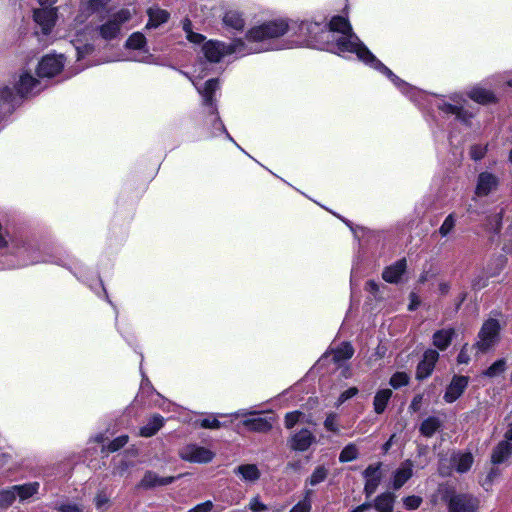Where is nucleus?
I'll use <instances>...</instances> for the list:
<instances>
[{"mask_svg": "<svg viewBox=\"0 0 512 512\" xmlns=\"http://www.w3.org/2000/svg\"><path fill=\"white\" fill-rule=\"evenodd\" d=\"M299 34L303 37L297 41L299 45H313L338 54L354 53L359 60L379 70L404 92L408 88V84L371 53L358 36L352 32L347 19L341 16L333 17L328 28L321 27L318 23H302L299 26Z\"/></svg>", "mask_w": 512, "mask_h": 512, "instance_id": "nucleus-1", "label": "nucleus"}, {"mask_svg": "<svg viewBox=\"0 0 512 512\" xmlns=\"http://www.w3.org/2000/svg\"><path fill=\"white\" fill-rule=\"evenodd\" d=\"M289 30V24L285 20H275L251 28L243 39L247 48H257L262 51L277 49L269 41L283 36Z\"/></svg>", "mask_w": 512, "mask_h": 512, "instance_id": "nucleus-2", "label": "nucleus"}, {"mask_svg": "<svg viewBox=\"0 0 512 512\" xmlns=\"http://www.w3.org/2000/svg\"><path fill=\"white\" fill-rule=\"evenodd\" d=\"M201 51L205 59L211 63L220 62L225 56L236 54L238 56H245L255 51L257 48H247L243 39H235L230 43H225L219 40L203 41Z\"/></svg>", "mask_w": 512, "mask_h": 512, "instance_id": "nucleus-3", "label": "nucleus"}, {"mask_svg": "<svg viewBox=\"0 0 512 512\" xmlns=\"http://www.w3.org/2000/svg\"><path fill=\"white\" fill-rule=\"evenodd\" d=\"M135 14V8H121L103 18L102 23L96 28V31L104 40L115 39L121 34L123 25L129 22Z\"/></svg>", "mask_w": 512, "mask_h": 512, "instance_id": "nucleus-4", "label": "nucleus"}, {"mask_svg": "<svg viewBox=\"0 0 512 512\" xmlns=\"http://www.w3.org/2000/svg\"><path fill=\"white\" fill-rule=\"evenodd\" d=\"M500 324L496 319H488L482 325L475 347L480 352H487L499 341Z\"/></svg>", "mask_w": 512, "mask_h": 512, "instance_id": "nucleus-5", "label": "nucleus"}, {"mask_svg": "<svg viewBox=\"0 0 512 512\" xmlns=\"http://www.w3.org/2000/svg\"><path fill=\"white\" fill-rule=\"evenodd\" d=\"M112 0H80L79 12L74 19L76 25L84 24L90 16L104 10Z\"/></svg>", "mask_w": 512, "mask_h": 512, "instance_id": "nucleus-6", "label": "nucleus"}, {"mask_svg": "<svg viewBox=\"0 0 512 512\" xmlns=\"http://www.w3.org/2000/svg\"><path fill=\"white\" fill-rule=\"evenodd\" d=\"M180 457L188 462L208 463L213 459L214 453L207 448L189 444L181 449Z\"/></svg>", "mask_w": 512, "mask_h": 512, "instance_id": "nucleus-7", "label": "nucleus"}, {"mask_svg": "<svg viewBox=\"0 0 512 512\" xmlns=\"http://www.w3.org/2000/svg\"><path fill=\"white\" fill-rule=\"evenodd\" d=\"M63 66V55H46L38 65L37 75L39 77H53L62 70Z\"/></svg>", "mask_w": 512, "mask_h": 512, "instance_id": "nucleus-8", "label": "nucleus"}, {"mask_svg": "<svg viewBox=\"0 0 512 512\" xmlns=\"http://www.w3.org/2000/svg\"><path fill=\"white\" fill-rule=\"evenodd\" d=\"M34 21L41 27L43 34L51 32L57 19V8L43 7L34 10Z\"/></svg>", "mask_w": 512, "mask_h": 512, "instance_id": "nucleus-9", "label": "nucleus"}, {"mask_svg": "<svg viewBox=\"0 0 512 512\" xmlns=\"http://www.w3.org/2000/svg\"><path fill=\"white\" fill-rule=\"evenodd\" d=\"M499 185V179L490 172H481L478 175L475 194L478 197H484L494 192Z\"/></svg>", "mask_w": 512, "mask_h": 512, "instance_id": "nucleus-10", "label": "nucleus"}, {"mask_svg": "<svg viewBox=\"0 0 512 512\" xmlns=\"http://www.w3.org/2000/svg\"><path fill=\"white\" fill-rule=\"evenodd\" d=\"M468 382L469 378L466 376H454L445 391L444 400L447 403L456 401L467 388Z\"/></svg>", "mask_w": 512, "mask_h": 512, "instance_id": "nucleus-11", "label": "nucleus"}, {"mask_svg": "<svg viewBox=\"0 0 512 512\" xmlns=\"http://www.w3.org/2000/svg\"><path fill=\"white\" fill-rule=\"evenodd\" d=\"M315 441V436L308 429H301L293 434L289 440V447L294 451L304 452Z\"/></svg>", "mask_w": 512, "mask_h": 512, "instance_id": "nucleus-12", "label": "nucleus"}, {"mask_svg": "<svg viewBox=\"0 0 512 512\" xmlns=\"http://www.w3.org/2000/svg\"><path fill=\"white\" fill-rule=\"evenodd\" d=\"M381 463L369 465L364 471V478L366 480L364 491L367 496H371L377 489L381 478Z\"/></svg>", "mask_w": 512, "mask_h": 512, "instance_id": "nucleus-13", "label": "nucleus"}, {"mask_svg": "<svg viewBox=\"0 0 512 512\" xmlns=\"http://www.w3.org/2000/svg\"><path fill=\"white\" fill-rule=\"evenodd\" d=\"M438 358L439 353L436 350L429 349L425 351L422 361L417 366L416 377L425 379L430 376Z\"/></svg>", "mask_w": 512, "mask_h": 512, "instance_id": "nucleus-14", "label": "nucleus"}, {"mask_svg": "<svg viewBox=\"0 0 512 512\" xmlns=\"http://www.w3.org/2000/svg\"><path fill=\"white\" fill-rule=\"evenodd\" d=\"M477 500L469 495H455L450 499V512H475Z\"/></svg>", "mask_w": 512, "mask_h": 512, "instance_id": "nucleus-15", "label": "nucleus"}, {"mask_svg": "<svg viewBox=\"0 0 512 512\" xmlns=\"http://www.w3.org/2000/svg\"><path fill=\"white\" fill-rule=\"evenodd\" d=\"M275 418L273 416L257 415L247 418L243 421V425L253 432L265 433L271 430Z\"/></svg>", "mask_w": 512, "mask_h": 512, "instance_id": "nucleus-16", "label": "nucleus"}, {"mask_svg": "<svg viewBox=\"0 0 512 512\" xmlns=\"http://www.w3.org/2000/svg\"><path fill=\"white\" fill-rule=\"evenodd\" d=\"M193 85L196 87L198 92L203 97V104L210 107V112L215 114L216 108L213 106V94L219 89V81L218 79H210L205 83V87L203 89L199 88L197 82L191 79Z\"/></svg>", "mask_w": 512, "mask_h": 512, "instance_id": "nucleus-17", "label": "nucleus"}, {"mask_svg": "<svg viewBox=\"0 0 512 512\" xmlns=\"http://www.w3.org/2000/svg\"><path fill=\"white\" fill-rule=\"evenodd\" d=\"M413 475V463L410 460L404 461L394 472L392 486L395 490L400 489Z\"/></svg>", "mask_w": 512, "mask_h": 512, "instance_id": "nucleus-18", "label": "nucleus"}, {"mask_svg": "<svg viewBox=\"0 0 512 512\" xmlns=\"http://www.w3.org/2000/svg\"><path fill=\"white\" fill-rule=\"evenodd\" d=\"M146 43H147L146 37L144 36V34H142L141 32H134L126 40L125 46L128 49L141 50L146 54L142 58H134V60L147 61L148 58H150L151 56L148 55V49L146 48Z\"/></svg>", "mask_w": 512, "mask_h": 512, "instance_id": "nucleus-19", "label": "nucleus"}, {"mask_svg": "<svg viewBox=\"0 0 512 512\" xmlns=\"http://www.w3.org/2000/svg\"><path fill=\"white\" fill-rule=\"evenodd\" d=\"M438 108L446 114L455 115L457 119L465 123H467L469 119L473 117V113L464 110V108L459 105L458 102H456V104H451L445 101H441V103L438 104Z\"/></svg>", "mask_w": 512, "mask_h": 512, "instance_id": "nucleus-20", "label": "nucleus"}, {"mask_svg": "<svg viewBox=\"0 0 512 512\" xmlns=\"http://www.w3.org/2000/svg\"><path fill=\"white\" fill-rule=\"evenodd\" d=\"M222 22L225 27L236 31H242L245 27V19L237 10L226 11L223 15Z\"/></svg>", "mask_w": 512, "mask_h": 512, "instance_id": "nucleus-21", "label": "nucleus"}, {"mask_svg": "<svg viewBox=\"0 0 512 512\" xmlns=\"http://www.w3.org/2000/svg\"><path fill=\"white\" fill-rule=\"evenodd\" d=\"M406 270V260L400 259L395 264L387 267L382 274L383 279L389 283H397Z\"/></svg>", "mask_w": 512, "mask_h": 512, "instance_id": "nucleus-22", "label": "nucleus"}, {"mask_svg": "<svg viewBox=\"0 0 512 512\" xmlns=\"http://www.w3.org/2000/svg\"><path fill=\"white\" fill-rule=\"evenodd\" d=\"M234 473L248 483H255L261 476L260 470L255 464H243L235 468Z\"/></svg>", "mask_w": 512, "mask_h": 512, "instance_id": "nucleus-23", "label": "nucleus"}, {"mask_svg": "<svg viewBox=\"0 0 512 512\" xmlns=\"http://www.w3.org/2000/svg\"><path fill=\"white\" fill-rule=\"evenodd\" d=\"M174 481V477H159L156 473L148 471L145 473L142 478L139 486L142 488H153L156 486H164L172 483Z\"/></svg>", "mask_w": 512, "mask_h": 512, "instance_id": "nucleus-24", "label": "nucleus"}, {"mask_svg": "<svg viewBox=\"0 0 512 512\" xmlns=\"http://www.w3.org/2000/svg\"><path fill=\"white\" fill-rule=\"evenodd\" d=\"M147 14L149 20L146 24V28H157L161 24L167 22L169 19V13L166 10L160 9L158 7H151L147 10Z\"/></svg>", "mask_w": 512, "mask_h": 512, "instance_id": "nucleus-25", "label": "nucleus"}, {"mask_svg": "<svg viewBox=\"0 0 512 512\" xmlns=\"http://www.w3.org/2000/svg\"><path fill=\"white\" fill-rule=\"evenodd\" d=\"M455 335L453 328H446L436 331L433 334V344L439 350H445L451 343Z\"/></svg>", "mask_w": 512, "mask_h": 512, "instance_id": "nucleus-26", "label": "nucleus"}, {"mask_svg": "<svg viewBox=\"0 0 512 512\" xmlns=\"http://www.w3.org/2000/svg\"><path fill=\"white\" fill-rule=\"evenodd\" d=\"M512 454V443L508 441H501L493 449L491 461L493 464H500L504 462Z\"/></svg>", "mask_w": 512, "mask_h": 512, "instance_id": "nucleus-27", "label": "nucleus"}, {"mask_svg": "<svg viewBox=\"0 0 512 512\" xmlns=\"http://www.w3.org/2000/svg\"><path fill=\"white\" fill-rule=\"evenodd\" d=\"M38 84L37 79H35L29 73H23L20 75L18 82L16 83L14 89L21 96L28 94L34 90L36 85Z\"/></svg>", "mask_w": 512, "mask_h": 512, "instance_id": "nucleus-28", "label": "nucleus"}, {"mask_svg": "<svg viewBox=\"0 0 512 512\" xmlns=\"http://www.w3.org/2000/svg\"><path fill=\"white\" fill-rule=\"evenodd\" d=\"M40 484L38 482H30L23 485H14L15 496L20 501H25L34 496L39 491Z\"/></svg>", "mask_w": 512, "mask_h": 512, "instance_id": "nucleus-29", "label": "nucleus"}, {"mask_svg": "<svg viewBox=\"0 0 512 512\" xmlns=\"http://www.w3.org/2000/svg\"><path fill=\"white\" fill-rule=\"evenodd\" d=\"M395 502V495L391 492H384L374 500V508L378 512H392Z\"/></svg>", "mask_w": 512, "mask_h": 512, "instance_id": "nucleus-30", "label": "nucleus"}, {"mask_svg": "<svg viewBox=\"0 0 512 512\" xmlns=\"http://www.w3.org/2000/svg\"><path fill=\"white\" fill-rule=\"evenodd\" d=\"M164 418L160 415H153L148 423L144 425L139 432L142 437H151L155 435L158 430L163 426Z\"/></svg>", "mask_w": 512, "mask_h": 512, "instance_id": "nucleus-31", "label": "nucleus"}, {"mask_svg": "<svg viewBox=\"0 0 512 512\" xmlns=\"http://www.w3.org/2000/svg\"><path fill=\"white\" fill-rule=\"evenodd\" d=\"M456 471L459 473L467 472L473 464V456L471 453H457L452 457Z\"/></svg>", "mask_w": 512, "mask_h": 512, "instance_id": "nucleus-32", "label": "nucleus"}, {"mask_svg": "<svg viewBox=\"0 0 512 512\" xmlns=\"http://www.w3.org/2000/svg\"><path fill=\"white\" fill-rule=\"evenodd\" d=\"M441 421L437 417H428L420 425V433L425 437H432L440 428Z\"/></svg>", "mask_w": 512, "mask_h": 512, "instance_id": "nucleus-33", "label": "nucleus"}, {"mask_svg": "<svg viewBox=\"0 0 512 512\" xmlns=\"http://www.w3.org/2000/svg\"><path fill=\"white\" fill-rule=\"evenodd\" d=\"M392 391L390 389H383L376 393L373 401L374 411L377 414L384 412L389 399L391 398Z\"/></svg>", "mask_w": 512, "mask_h": 512, "instance_id": "nucleus-34", "label": "nucleus"}, {"mask_svg": "<svg viewBox=\"0 0 512 512\" xmlns=\"http://www.w3.org/2000/svg\"><path fill=\"white\" fill-rule=\"evenodd\" d=\"M328 473V468H326L324 465H319L313 470L310 477L306 480V484L310 486H316L325 481Z\"/></svg>", "mask_w": 512, "mask_h": 512, "instance_id": "nucleus-35", "label": "nucleus"}, {"mask_svg": "<svg viewBox=\"0 0 512 512\" xmlns=\"http://www.w3.org/2000/svg\"><path fill=\"white\" fill-rule=\"evenodd\" d=\"M469 97L477 103L486 104L494 100L493 94L483 88H473L469 92Z\"/></svg>", "mask_w": 512, "mask_h": 512, "instance_id": "nucleus-36", "label": "nucleus"}, {"mask_svg": "<svg viewBox=\"0 0 512 512\" xmlns=\"http://www.w3.org/2000/svg\"><path fill=\"white\" fill-rule=\"evenodd\" d=\"M354 350L349 343H342L332 351V358L335 362H341L352 357Z\"/></svg>", "mask_w": 512, "mask_h": 512, "instance_id": "nucleus-37", "label": "nucleus"}, {"mask_svg": "<svg viewBox=\"0 0 512 512\" xmlns=\"http://www.w3.org/2000/svg\"><path fill=\"white\" fill-rule=\"evenodd\" d=\"M312 495L313 491L311 489H306L303 500L294 505L289 512H310Z\"/></svg>", "mask_w": 512, "mask_h": 512, "instance_id": "nucleus-38", "label": "nucleus"}, {"mask_svg": "<svg viewBox=\"0 0 512 512\" xmlns=\"http://www.w3.org/2000/svg\"><path fill=\"white\" fill-rule=\"evenodd\" d=\"M183 30L186 33L187 40L191 43L200 44L206 39L204 35L192 31V23L188 19L183 21Z\"/></svg>", "mask_w": 512, "mask_h": 512, "instance_id": "nucleus-39", "label": "nucleus"}, {"mask_svg": "<svg viewBox=\"0 0 512 512\" xmlns=\"http://www.w3.org/2000/svg\"><path fill=\"white\" fill-rule=\"evenodd\" d=\"M506 370V360L499 359L495 361L490 367H488L483 375L489 378H494L501 375Z\"/></svg>", "mask_w": 512, "mask_h": 512, "instance_id": "nucleus-40", "label": "nucleus"}, {"mask_svg": "<svg viewBox=\"0 0 512 512\" xmlns=\"http://www.w3.org/2000/svg\"><path fill=\"white\" fill-rule=\"evenodd\" d=\"M358 457V449L354 444H348L343 448L339 455V461L342 463L350 462Z\"/></svg>", "mask_w": 512, "mask_h": 512, "instance_id": "nucleus-41", "label": "nucleus"}, {"mask_svg": "<svg viewBox=\"0 0 512 512\" xmlns=\"http://www.w3.org/2000/svg\"><path fill=\"white\" fill-rule=\"evenodd\" d=\"M16 499L13 486L7 489L0 490V507L10 506Z\"/></svg>", "mask_w": 512, "mask_h": 512, "instance_id": "nucleus-42", "label": "nucleus"}, {"mask_svg": "<svg viewBox=\"0 0 512 512\" xmlns=\"http://www.w3.org/2000/svg\"><path fill=\"white\" fill-rule=\"evenodd\" d=\"M109 500L110 494L107 493L105 490H101L94 497V504L97 509L104 510L108 507Z\"/></svg>", "mask_w": 512, "mask_h": 512, "instance_id": "nucleus-43", "label": "nucleus"}, {"mask_svg": "<svg viewBox=\"0 0 512 512\" xmlns=\"http://www.w3.org/2000/svg\"><path fill=\"white\" fill-rule=\"evenodd\" d=\"M248 508L252 512H269L270 511V508L260 500L259 496H255V497L251 498V500L249 501V504H248Z\"/></svg>", "mask_w": 512, "mask_h": 512, "instance_id": "nucleus-44", "label": "nucleus"}, {"mask_svg": "<svg viewBox=\"0 0 512 512\" xmlns=\"http://www.w3.org/2000/svg\"><path fill=\"white\" fill-rule=\"evenodd\" d=\"M454 226H455L454 215L449 214L443 221L442 225L440 226L439 233L441 234V236L445 237L453 230Z\"/></svg>", "mask_w": 512, "mask_h": 512, "instance_id": "nucleus-45", "label": "nucleus"}, {"mask_svg": "<svg viewBox=\"0 0 512 512\" xmlns=\"http://www.w3.org/2000/svg\"><path fill=\"white\" fill-rule=\"evenodd\" d=\"M422 498L416 495H411L403 498V505L408 510H415L422 504Z\"/></svg>", "mask_w": 512, "mask_h": 512, "instance_id": "nucleus-46", "label": "nucleus"}, {"mask_svg": "<svg viewBox=\"0 0 512 512\" xmlns=\"http://www.w3.org/2000/svg\"><path fill=\"white\" fill-rule=\"evenodd\" d=\"M409 381V377L406 373L404 372H397L395 373L391 379H390V384L394 387V388H399L401 386H404L408 383Z\"/></svg>", "mask_w": 512, "mask_h": 512, "instance_id": "nucleus-47", "label": "nucleus"}, {"mask_svg": "<svg viewBox=\"0 0 512 512\" xmlns=\"http://www.w3.org/2000/svg\"><path fill=\"white\" fill-rule=\"evenodd\" d=\"M128 442V436L127 435H121L117 438H115L113 441H111L108 446L107 450L109 452H115L125 446Z\"/></svg>", "mask_w": 512, "mask_h": 512, "instance_id": "nucleus-48", "label": "nucleus"}, {"mask_svg": "<svg viewBox=\"0 0 512 512\" xmlns=\"http://www.w3.org/2000/svg\"><path fill=\"white\" fill-rule=\"evenodd\" d=\"M303 416V414L299 411H293L289 412L285 415V426L288 429H291L295 426L297 422H299L300 417Z\"/></svg>", "mask_w": 512, "mask_h": 512, "instance_id": "nucleus-49", "label": "nucleus"}, {"mask_svg": "<svg viewBox=\"0 0 512 512\" xmlns=\"http://www.w3.org/2000/svg\"><path fill=\"white\" fill-rule=\"evenodd\" d=\"M324 427L329 431L338 432L337 415L334 413L329 414L324 421Z\"/></svg>", "mask_w": 512, "mask_h": 512, "instance_id": "nucleus-50", "label": "nucleus"}, {"mask_svg": "<svg viewBox=\"0 0 512 512\" xmlns=\"http://www.w3.org/2000/svg\"><path fill=\"white\" fill-rule=\"evenodd\" d=\"M486 150H487V148L485 146L474 145L473 147H471V150H470L471 158L474 160L482 159L486 154Z\"/></svg>", "mask_w": 512, "mask_h": 512, "instance_id": "nucleus-51", "label": "nucleus"}, {"mask_svg": "<svg viewBox=\"0 0 512 512\" xmlns=\"http://www.w3.org/2000/svg\"><path fill=\"white\" fill-rule=\"evenodd\" d=\"M57 510L60 512H83L82 507L75 503H62L57 506Z\"/></svg>", "mask_w": 512, "mask_h": 512, "instance_id": "nucleus-52", "label": "nucleus"}, {"mask_svg": "<svg viewBox=\"0 0 512 512\" xmlns=\"http://www.w3.org/2000/svg\"><path fill=\"white\" fill-rule=\"evenodd\" d=\"M497 273H492V274H489V275H486V276H478L476 278L473 279L472 281V286L476 289H482L484 287L487 286L488 284V278L489 277H492V276H495Z\"/></svg>", "mask_w": 512, "mask_h": 512, "instance_id": "nucleus-53", "label": "nucleus"}, {"mask_svg": "<svg viewBox=\"0 0 512 512\" xmlns=\"http://www.w3.org/2000/svg\"><path fill=\"white\" fill-rule=\"evenodd\" d=\"M358 393V389L356 387H351L344 392H342L338 398L337 405L343 404L348 399L354 397Z\"/></svg>", "mask_w": 512, "mask_h": 512, "instance_id": "nucleus-54", "label": "nucleus"}, {"mask_svg": "<svg viewBox=\"0 0 512 512\" xmlns=\"http://www.w3.org/2000/svg\"><path fill=\"white\" fill-rule=\"evenodd\" d=\"M469 361H470L469 347H468V345L466 344V345H464V346L461 348V350H460V352H459V354H458V356H457V362H458L459 364H468V363H469Z\"/></svg>", "mask_w": 512, "mask_h": 512, "instance_id": "nucleus-55", "label": "nucleus"}, {"mask_svg": "<svg viewBox=\"0 0 512 512\" xmlns=\"http://www.w3.org/2000/svg\"><path fill=\"white\" fill-rule=\"evenodd\" d=\"M221 426L220 422L215 417H208L201 421V427L216 429Z\"/></svg>", "mask_w": 512, "mask_h": 512, "instance_id": "nucleus-56", "label": "nucleus"}, {"mask_svg": "<svg viewBox=\"0 0 512 512\" xmlns=\"http://www.w3.org/2000/svg\"><path fill=\"white\" fill-rule=\"evenodd\" d=\"M213 508V503L211 501H206L201 504L196 505L188 512H210Z\"/></svg>", "mask_w": 512, "mask_h": 512, "instance_id": "nucleus-57", "label": "nucleus"}, {"mask_svg": "<svg viewBox=\"0 0 512 512\" xmlns=\"http://www.w3.org/2000/svg\"><path fill=\"white\" fill-rule=\"evenodd\" d=\"M75 45V48H76V51H77V60L79 61L80 59H82L85 55L91 53L92 51V46L91 45H88V44H85L83 45L82 47Z\"/></svg>", "mask_w": 512, "mask_h": 512, "instance_id": "nucleus-58", "label": "nucleus"}, {"mask_svg": "<svg viewBox=\"0 0 512 512\" xmlns=\"http://www.w3.org/2000/svg\"><path fill=\"white\" fill-rule=\"evenodd\" d=\"M12 96H13V92L10 88L8 87H5L2 91H1V97L5 100V101H11L12 100Z\"/></svg>", "mask_w": 512, "mask_h": 512, "instance_id": "nucleus-59", "label": "nucleus"}, {"mask_svg": "<svg viewBox=\"0 0 512 512\" xmlns=\"http://www.w3.org/2000/svg\"><path fill=\"white\" fill-rule=\"evenodd\" d=\"M366 288L369 292L375 293L378 290V284L374 281H368L366 284Z\"/></svg>", "mask_w": 512, "mask_h": 512, "instance_id": "nucleus-60", "label": "nucleus"}, {"mask_svg": "<svg viewBox=\"0 0 512 512\" xmlns=\"http://www.w3.org/2000/svg\"><path fill=\"white\" fill-rule=\"evenodd\" d=\"M505 440L512 443V422L508 425V428L504 434Z\"/></svg>", "mask_w": 512, "mask_h": 512, "instance_id": "nucleus-61", "label": "nucleus"}, {"mask_svg": "<svg viewBox=\"0 0 512 512\" xmlns=\"http://www.w3.org/2000/svg\"><path fill=\"white\" fill-rule=\"evenodd\" d=\"M370 507H372V505L370 503H363V504L359 505L358 507H356L355 509H353L351 512H363V511L369 509Z\"/></svg>", "mask_w": 512, "mask_h": 512, "instance_id": "nucleus-62", "label": "nucleus"}, {"mask_svg": "<svg viewBox=\"0 0 512 512\" xmlns=\"http://www.w3.org/2000/svg\"><path fill=\"white\" fill-rule=\"evenodd\" d=\"M215 128L221 132H226L224 125L220 121V119L215 115L214 116Z\"/></svg>", "mask_w": 512, "mask_h": 512, "instance_id": "nucleus-63", "label": "nucleus"}, {"mask_svg": "<svg viewBox=\"0 0 512 512\" xmlns=\"http://www.w3.org/2000/svg\"><path fill=\"white\" fill-rule=\"evenodd\" d=\"M38 1H39L40 5H42V6H45V5L51 6L54 3H56L57 0H38Z\"/></svg>", "mask_w": 512, "mask_h": 512, "instance_id": "nucleus-64", "label": "nucleus"}]
</instances>
